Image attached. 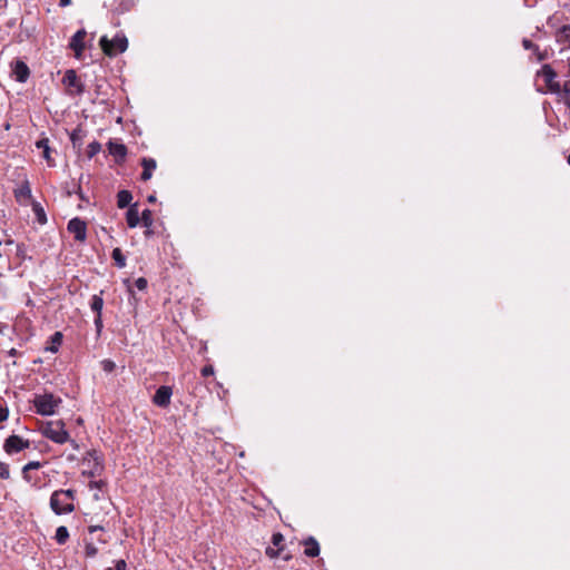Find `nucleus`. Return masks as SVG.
Instances as JSON below:
<instances>
[{
  "instance_id": "1",
  "label": "nucleus",
  "mask_w": 570,
  "mask_h": 570,
  "mask_svg": "<svg viewBox=\"0 0 570 570\" xmlns=\"http://www.w3.org/2000/svg\"><path fill=\"white\" fill-rule=\"evenodd\" d=\"M61 403L62 400L52 393L36 395L33 400L36 412L43 416L53 415Z\"/></svg>"
},
{
  "instance_id": "2",
  "label": "nucleus",
  "mask_w": 570,
  "mask_h": 570,
  "mask_svg": "<svg viewBox=\"0 0 570 570\" xmlns=\"http://www.w3.org/2000/svg\"><path fill=\"white\" fill-rule=\"evenodd\" d=\"M41 432L43 436L57 444H63L69 441V432L61 420L47 422L42 426Z\"/></svg>"
},
{
  "instance_id": "3",
  "label": "nucleus",
  "mask_w": 570,
  "mask_h": 570,
  "mask_svg": "<svg viewBox=\"0 0 570 570\" xmlns=\"http://www.w3.org/2000/svg\"><path fill=\"white\" fill-rule=\"evenodd\" d=\"M99 45L105 55L114 57L127 50L128 39L124 33H117L111 40L104 36L100 38Z\"/></svg>"
},
{
  "instance_id": "4",
  "label": "nucleus",
  "mask_w": 570,
  "mask_h": 570,
  "mask_svg": "<svg viewBox=\"0 0 570 570\" xmlns=\"http://www.w3.org/2000/svg\"><path fill=\"white\" fill-rule=\"evenodd\" d=\"M83 464L88 465V470L82 471V474L89 478L100 475L105 470L104 456L96 450H90L82 460Z\"/></svg>"
},
{
  "instance_id": "5",
  "label": "nucleus",
  "mask_w": 570,
  "mask_h": 570,
  "mask_svg": "<svg viewBox=\"0 0 570 570\" xmlns=\"http://www.w3.org/2000/svg\"><path fill=\"white\" fill-rule=\"evenodd\" d=\"M537 77L542 78L544 80L547 88L550 92L561 95V86L556 80L557 72L550 65H543L541 69L537 71Z\"/></svg>"
},
{
  "instance_id": "6",
  "label": "nucleus",
  "mask_w": 570,
  "mask_h": 570,
  "mask_svg": "<svg viewBox=\"0 0 570 570\" xmlns=\"http://www.w3.org/2000/svg\"><path fill=\"white\" fill-rule=\"evenodd\" d=\"M50 508L57 514H68L75 511V505L55 491L50 497Z\"/></svg>"
},
{
  "instance_id": "7",
  "label": "nucleus",
  "mask_w": 570,
  "mask_h": 570,
  "mask_svg": "<svg viewBox=\"0 0 570 570\" xmlns=\"http://www.w3.org/2000/svg\"><path fill=\"white\" fill-rule=\"evenodd\" d=\"M30 446L29 440H24L20 435L12 434L4 440L3 450L7 454H14L28 449Z\"/></svg>"
},
{
  "instance_id": "8",
  "label": "nucleus",
  "mask_w": 570,
  "mask_h": 570,
  "mask_svg": "<svg viewBox=\"0 0 570 570\" xmlns=\"http://www.w3.org/2000/svg\"><path fill=\"white\" fill-rule=\"evenodd\" d=\"M62 83L70 90L71 94L82 95L85 92V85L79 79L76 70L68 69L62 78Z\"/></svg>"
},
{
  "instance_id": "9",
  "label": "nucleus",
  "mask_w": 570,
  "mask_h": 570,
  "mask_svg": "<svg viewBox=\"0 0 570 570\" xmlns=\"http://www.w3.org/2000/svg\"><path fill=\"white\" fill-rule=\"evenodd\" d=\"M67 229L73 234L77 242H85L87 238V225L86 222L79 217H75L68 222Z\"/></svg>"
},
{
  "instance_id": "10",
  "label": "nucleus",
  "mask_w": 570,
  "mask_h": 570,
  "mask_svg": "<svg viewBox=\"0 0 570 570\" xmlns=\"http://www.w3.org/2000/svg\"><path fill=\"white\" fill-rule=\"evenodd\" d=\"M173 395V387L169 385H161L156 390L153 396V403L159 407L166 409L170 404Z\"/></svg>"
},
{
  "instance_id": "11",
  "label": "nucleus",
  "mask_w": 570,
  "mask_h": 570,
  "mask_svg": "<svg viewBox=\"0 0 570 570\" xmlns=\"http://www.w3.org/2000/svg\"><path fill=\"white\" fill-rule=\"evenodd\" d=\"M86 35H87L86 30L80 29L70 39L69 48L75 52V56L77 58H79L85 50Z\"/></svg>"
},
{
  "instance_id": "12",
  "label": "nucleus",
  "mask_w": 570,
  "mask_h": 570,
  "mask_svg": "<svg viewBox=\"0 0 570 570\" xmlns=\"http://www.w3.org/2000/svg\"><path fill=\"white\" fill-rule=\"evenodd\" d=\"M14 197L18 203L26 205L29 200H31V187L28 179H24L21 185L14 189Z\"/></svg>"
},
{
  "instance_id": "13",
  "label": "nucleus",
  "mask_w": 570,
  "mask_h": 570,
  "mask_svg": "<svg viewBox=\"0 0 570 570\" xmlns=\"http://www.w3.org/2000/svg\"><path fill=\"white\" fill-rule=\"evenodd\" d=\"M108 150L109 154L116 158L118 164H122L125 161L128 151L126 145L110 140L108 142Z\"/></svg>"
},
{
  "instance_id": "14",
  "label": "nucleus",
  "mask_w": 570,
  "mask_h": 570,
  "mask_svg": "<svg viewBox=\"0 0 570 570\" xmlns=\"http://www.w3.org/2000/svg\"><path fill=\"white\" fill-rule=\"evenodd\" d=\"M12 73L17 81L26 82L30 76V70L26 62L17 60L13 65Z\"/></svg>"
},
{
  "instance_id": "15",
  "label": "nucleus",
  "mask_w": 570,
  "mask_h": 570,
  "mask_svg": "<svg viewBox=\"0 0 570 570\" xmlns=\"http://www.w3.org/2000/svg\"><path fill=\"white\" fill-rule=\"evenodd\" d=\"M141 166H142V173H141V180L147 181L151 178L154 170L157 167V163L154 158L150 157H144L141 159Z\"/></svg>"
},
{
  "instance_id": "16",
  "label": "nucleus",
  "mask_w": 570,
  "mask_h": 570,
  "mask_svg": "<svg viewBox=\"0 0 570 570\" xmlns=\"http://www.w3.org/2000/svg\"><path fill=\"white\" fill-rule=\"evenodd\" d=\"M305 546L304 554L309 558L317 557L320 554V544L314 537H308L303 541Z\"/></svg>"
},
{
  "instance_id": "17",
  "label": "nucleus",
  "mask_w": 570,
  "mask_h": 570,
  "mask_svg": "<svg viewBox=\"0 0 570 570\" xmlns=\"http://www.w3.org/2000/svg\"><path fill=\"white\" fill-rule=\"evenodd\" d=\"M522 47L525 50H531L538 61H543V60L548 59V52L546 50L541 51L540 48L535 43H533L531 40H529L527 38H524L522 40Z\"/></svg>"
},
{
  "instance_id": "18",
  "label": "nucleus",
  "mask_w": 570,
  "mask_h": 570,
  "mask_svg": "<svg viewBox=\"0 0 570 570\" xmlns=\"http://www.w3.org/2000/svg\"><path fill=\"white\" fill-rule=\"evenodd\" d=\"M126 220H127V225L129 228H135L139 224L140 216H139L137 204H132L128 208V210L126 213Z\"/></svg>"
},
{
  "instance_id": "19",
  "label": "nucleus",
  "mask_w": 570,
  "mask_h": 570,
  "mask_svg": "<svg viewBox=\"0 0 570 570\" xmlns=\"http://www.w3.org/2000/svg\"><path fill=\"white\" fill-rule=\"evenodd\" d=\"M556 40L566 47H570V24H563L557 30Z\"/></svg>"
},
{
  "instance_id": "20",
  "label": "nucleus",
  "mask_w": 570,
  "mask_h": 570,
  "mask_svg": "<svg viewBox=\"0 0 570 570\" xmlns=\"http://www.w3.org/2000/svg\"><path fill=\"white\" fill-rule=\"evenodd\" d=\"M131 200H132V195L129 190L127 189H122V190H119L118 194H117V206L119 208H126V207H130L131 206Z\"/></svg>"
},
{
  "instance_id": "21",
  "label": "nucleus",
  "mask_w": 570,
  "mask_h": 570,
  "mask_svg": "<svg viewBox=\"0 0 570 570\" xmlns=\"http://www.w3.org/2000/svg\"><path fill=\"white\" fill-rule=\"evenodd\" d=\"M36 147L42 150L43 158L48 161L49 166H53L52 159L50 157V147L49 139L42 138L36 142Z\"/></svg>"
},
{
  "instance_id": "22",
  "label": "nucleus",
  "mask_w": 570,
  "mask_h": 570,
  "mask_svg": "<svg viewBox=\"0 0 570 570\" xmlns=\"http://www.w3.org/2000/svg\"><path fill=\"white\" fill-rule=\"evenodd\" d=\"M31 205H32V212L36 216L37 222L40 225H45L47 223V215H46L43 207L41 206L40 203L35 202V200L31 203Z\"/></svg>"
},
{
  "instance_id": "23",
  "label": "nucleus",
  "mask_w": 570,
  "mask_h": 570,
  "mask_svg": "<svg viewBox=\"0 0 570 570\" xmlns=\"http://www.w3.org/2000/svg\"><path fill=\"white\" fill-rule=\"evenodd\" d=\"M90 308L96 314V316H102L104 299L101 295L91 296Z\"/></svg>"
},
{
  "instance_id": "24",
  "label": "nucleus",
  "mask_w": 570,
  "mask_h": 570,
  "mask_svg": "<svg viewBox=\"0 0 570 570\" xmlns=\"http://www.w3.org/2000/svg\"><path fill=\"white\" fill-rule=\"evenodd\" d=\"M62 334L60 332H55L51 336H50V342H51V345L50 346H47L46 350L51 352V353H57L58 350H59V346L61 345L62 343Z\"/></svg>"
},
{
  "instance_id": "25",
  "label": "nucleus",
  "mask_w": 570,
  "mask_h": 570,
  "mask_svg": "<svg viewBox=\"0 0 570 570\" xmlns=\"http://www.w3.org/2000/svg\"><path fill=\"white\" fill-rule=\"evenodd\" d=\"M111 257L118 268H124L126 266V257L119 247L112 249Z\"/></svg>"
},
{
  "instance_id": "26",
  "label": "nucleus",
  "mask_w": 570,
  "mask_h": 570,
  "mask_svg": "<svg viewBox=\"0 0 570 570\" xmlns=\"http://www.w3.org/2000/svg\"><path fill=\"white\" fill-rule=\"evenodd\" d=\"M55 539L57 543L65 544L69 539V531L65 525H60L56 530Z\"/></svg>"
},
{
  "instance_id": "27",
  "label": "nucleus",
  "mask_w": 570,
  "mask_h": 570,
  "mask_svg": "<svg viewBox=\"0 0 570 570\" xmlns=\"http://www.w3.org/2000/svg\"><path fill=\"white\" fill-rule=\"evenodd\" d=\"M70 140L75 148H80L82 145V140H83L82 130L80 128L72 130V132L70 134Z\"/></svg>"
},
{
  "instance_id": "28",
  "label": "nucleus",
  "mask_w": 570,
  "mask_h": 570,
  "mask_svg": "<svg viewBox=\"0 0 570 570\" xmlns=\"http://www.w3.org/2000/svg\"><path fill=\"white\" fill-rule=\"evenodd\" d=\"M41 466V463L38 462V461H31L29 463H27L23 469H22V475H23V479L28 482L31 481V476L29 474V472L31 470H38L39 468Z\"/></svg>"
},
{
  "instance_id": "29",
  "label": "nucleus",
  "mask_w": 570,
  "mask_h": 570,
  "mask_svg": "<svg viewBox=\"0 0 570 570\" xmlns=\"http://www.w3.org/2000/svg\"><path fill=\"white\" fill-rule=\"evenodd\" d=\"M140 222L142 225L147 228H149L153 225V212L150 209H144L140 216Z\"/></svg>"
},
{
  "instance_id": "30",
  "label": "nucleus",
  "mask_w": 570,
  "mask_h": 570,
  "mask_svg": "<svg viewBox=\"0 0 570 570\" xmlns=\"http://www.w3.org/2000/svg\"><path fill=\"white\" fill-rule=\"evenodd\" d=\"M101 150V145L98 141H92L87 147V156L88 158L95 157Z\"/></svg>"
},
{
  "instance_id": "31",
  "label": "nucleus",
  "mask_w": 570,
  "mask_h": 570,
  "mask_svg": "<svg viewBox=\"0 0 570 570\" xmlns=\"http://www.w3.org/2000/svg\"><path fill=\"white\" fill-rule=\"evenodd\" d=\"M16 256L21 261L27 259V246L23 243H19L16 246Z\"/></svg>"
},
{
  "instance_id": "32",
  "label": "nucleus",
  "mask_w": 570,
  "mask_h": 570,
  "mask_svg": "<svg viewBox=\"0 0 570 570\" xmlns=\"http://www.w3.org/2000/svg\"><path fill=\"white\" fill-rule=\"evenodd\" d=\"M59 494L63 497L68 502L73 503V500L76 499V491L68 489V490H56Z\"/></svg>"
},
{
  "instance_id": "33",
  "label": "nucleus",
  "mask_w": 570,
  "mask_h": 570,
  "mask_svg": "<svg viewBox=\"0 0 570 570\" xmlns=\"http://www.w3.org/2000/svg\"><path fill=\"white\" fill-rule=\"evenodd\" d=\"M284 541H285V538L281 532L273 533V535H272L273 546H275L277 548L284 547V544H283Z\"/></svg>"
},
{
  "instance_id": "34",
  "label": "nucleus",
  "mask_w": 570,
  "mask_h": 570,
  "mask_svg": "<svg viewBox=\"0 0 570 570\" xmlns=\"http://www.w3.org/2000/svg\"><path fill=\"white\" fill-rule=\"evenodd\" d=\"M98 553V549L95 547L94 543L88 542L85 546V554L87 558H94Z\"/></svg>"
},
{
  "instance_id": "35",
  "label": "nucleus",
  "mask_w": 570,
  "mask_h": 570,
  "mask_svg": "<svg viewBox=\"0 0 570 570\" xmlns=\"http://www.w3.org/2000/svg\"><path fill=\"white\" fill-rule=\"evenodd\" d=\"M284 550V547H281V548H277V549H274L272 547H267L266 550H265V554L271 558V559H275L279 556V553Z\"/></svg>"
},
{
  "instance_id": "36",
  "label": "nucleus",
  "mask_w": 570,
  "mask_h": 570,
  "mask_svg": "<svg viewBox=\"0 0 570 570\" xmlns=\"http://www.w3.org/2000/svg\"><path fill=\"white\" fill-rule=\"evenodd\" d=\"M10 478L9 465L0 461V479L7 480Z\"/></svg>"
},
{
  "instance_id": "37",
  "label": "nucleus",
  "mask_w": 570,
  "mask_h": 570,
  "mask_svg": "<svg viewBox=\"0 0 570 570\" xmlns=\"http://www.w3.org/2000/svg\"><path fill=\"white\" fill-rule=\"evenodd\" d=\"M95 328H96V335L99 337L102 332L104 323H102V316H96L94 320Z\"/></svg>"
},
{
  "instance_id": "38",
  "label": "nucleus",
  "mask_w": 570,
  "mask_h": 570,
  "mask_svg": "<svg viewBox=\"0 0 570 570\" xmlns=\"http://www.w3.org/2000/svg\"><path fill=\"white\" fill-rule=\"evenodd\" d=\"M101 366L105 372L111 373L115 370L116 364L111 360H104L101 362Z\"/></svg>"
},
{
  "instance_id": "39",
  "label": "nucleus",
  "mask_w": 570,
  "mask_h": 570,
  "mask_svg": "<svg viewBox=\"0 0 570 570\" xmlns=\"http://www.w3.org/2000/svg\"><path fill=\"white\" fill-rule=\"evenodd\" d=\"M148 286V282L145 277H139L135 281V287L139 291H145Z\"/></svg>"
},
{
  "instance_id": "40",
  "label": "nucleus",
  "mask_w": 570,
  "mask_h": 570,
  "mask_svg": "<svg viewBox=\"0 0 570 570\" xmlns=\"http://www.w3.org/2000/svg\"><path fill=\"white\" fill-rule=\"evenodd\" d=\"M106 485H107V482L104 481V480H97V481H90L89 482V488L91 490H94V489L102 490Z\"/></svg>"
},
{
  "instance_id": "41",
  "label": "nucleus",
  "mask_w": 570,
  "mask_h": 570,
  "mask_svg": "<svg viewBox=\"0 0 570 570\" xmlns=\"http://www.w3.org/2000/svg\"><path fill=\"white\" fill-rule=\"evenodd\" d=\"M106 570H127V563L125 560L120 559L115 562V567H109Z\"/></svg>"
},
{
  "instance_id": "42",
  "label": "nucleus",
  "mask_w": 570,
  "mask_h": 570,
  "mask_svg": "<svg viewBox=\"0 0 570 570\" xmlns=\"http://www.w3.org/2000/svg\"><path fill=\"white\" fill-rule=\"evenodd\" d=\"M561 94L566 97V99H570V80L566 81L561 87Z\"/></svg>"
},
{
  "instance_id": "43",
  "label": "nucleus",
  "mask_w": 570,
  "mask_h": 570,
  "mask_svg": "<svg viewBox=\"0 0 570 570\" xmlns=\"http://www.w3.org/2000/svg\"><path fill=\"white\" fill-rule=\"evenodd\" d=\"M9 416V410L7 406L0 404V423L6 421Z\"/></svg>"
},
{
  "instance_id": "44",
  "label": "nucleus",
  "mask_w": 570,
  "mask_h": 570,
  "mask_svg": "<svg viewBox=\"0 0 570 570\" xmlns=\"http://www.w3.org/2000/svg\"><path fill=\"white\" fill-rule=\"evenodd\" d=\"M214 374V367L212 365H206L202 368V375L203 376H209Z\"/></svg>"
},
{
  "instance_id": "45",
  "label": "nucleus",
  "mask_w": 570,
  "mask_h": 570,
  "mask_svg": "<svg viewBox=\"0 0 570 570\" xmlns=\"http://www.w3.org/2000/svg\"><path fill=\"white\" fill-rule=\"evenodd\" d=\"M75 194H77L79 196V198L83 202H88V198L86 197V195L82 193L81 190V187L80 186H77L76 189H75Z\"/></svg>"
},
{
  "instance_id": "46",
  "label": "nucleus",
  "mask_w": 570,
  "mask_h": 570,
  "mask_svg": "<svg viewBox=\"0 0 570 570\" xmlns=\"http://www.w3.org/2000/svg\"><path fill=\"white\" fill-rule=\"evenodd\" d=\"M102 530H104V527H101V525H90L88 528L89 533H95L96 531H102Z\"/></svg>"
},
{
  "instance_id": "47",
  "label": "nucleus",
  "mask_w": 570,
  "mask_h": 570,
  "mask_svg": "<svg viewBox=\"0 0 570 570\" xmlns=\"http://www.w3.org/2000/svg\"><path fill=\"white\" fill-rule=\"evenodd\" d=\"M71 4V0H59V6L61 8L68 7Z\"/></svg>"
},
{
  "instance_id": "48",
  "label": "nucleus",
  "mask_w": 570,
  "mask_h": 570,
  "mask_svg": "<svg viewBox=\"0 0 570 570\" xmlns=\"http://www.w3.org/2000/svg\"><path fill=\"white\" fill-rule=\"evenodd\" d=\"M68 442L70 443V445H71L75 450H78V449H79V444H78L75 440H71V439L69 438V441H68Z\"/></svg>"
},
{
  "instance_id": "49",
  "label": "nucleus",
  "mask_w": 570,
  "mask_h": 570,
  "mask_svg": "<svg viewBox=\"0 0 570 570\" xmlns=\"http://www.w3.org/2000/svg\"><path fill=\"white\" fill-rule=\"evenodd\" d=\"M19 354V352L16 350V348H11L9 352H8V355L9 356H17Z\"/></svg>"
},
{
  "instance_id": "50",
  "label": "nucleus",
  "mask_w": 570,
  "mask_h": 570,
  "mask_svg": "<svg viewBox=\"0 0 570 570\" xmlns=\"http://www.w3.org/2000/svg\"><path fill=\"white\" fill-rule=\"evenodd\" d=\"M7 0H0V9H3L7 7Z\"/></svg>"
},
{
  "instance_id": "51",
  "label": "nucleus",
  "mask_w": 570,
  "mask_h": 570,
  "mask_svg": "<svg viewBox=\"0 0 570 570\" xmlns=\"http://www.w3.org/2000/svg\"><path fill=\"white\" fill-rule=\"evenodd\" d=\"M147 200H148L149 203H155V202H156V197H155L154 195H150V196L147 198Z\"/></svg>"
},
{
  "instance_id": "52",
  "label": "nucleus",
  "mask_w": 570,
  "mask_h": 570,
  "mask_svg": "<svg viewBox=\"0 0 570 570\" xmlns=\"http://www.w3.org/2000/svg\"><path fill=\"white\" fill-rule=\"evenodd\" d=\"M283 559H284L285 561H288V560H291V559H292V556H291V554H286V556H284V557H283Z\"/></svg>"
},
{
  "instance_id": "53",
  "label": "nucleus",
  "mask_w": 570,
  "mask_h": 570,
  "mask_svg": "<svg viewBox=\"0 0 570 570\" xmlns=\"http://www.w3.org/2000/svg\"><path fill=\"white\" fill-rule=\"evenodd\" d=\"M73 193H75V189H73V190H72V189H68V190H67V195H68V196H71Z\"/></svg>"
},
{
  "instance_id": "54",
  "label": "nucleus",
  "mask_w": 570,
  "mask_h": 570,
  "mask_svg": "<svg viewBox=\"0 0 570 570\" xmlns=\"http://www.w3.org/2000/svg\"><path fill=\"white\" fill-rule=\"evenodd\" d=\"M94 499H95V500H100L99 494H98V493H95V494H94Z\"/></svg>"
},
{
  "instance_id": "55",
  "label": "nucleus",
  "mask_w": 570,
  "mask_h": 570,
  "mask_svg": "<svg viewBox=\"0 0 570 570\" xmlns=\"http://www.w3.org/2000/svg\"><path fill=\"white\" fill-rule=\"evenodd\" d=\"M551 22H552V18L550 17V18L548 19V24H551Z\"/></svg>"
},
{
  "instance_id": "56",
  "label": "nucleus",
  "mask_w": 570,
  "mask_h": 570,
  "mask_svg": "<svg viewBox=\"0 0 570 570\" xmlns=\"http://www.w3.org/2000/svg\"><path fill=\"white\" fill-rule=\"evenodd\" d=\"M128 291L130 294H134L132 288L130 286L128 287Z\"/></svg>"
},
{
  "instance_id": "57",
  "label": "nucleus",
  "mask_w": 570,
  "mask_h": 570,
  "mask_svg": "<svg viewBox=\"0 0 570 570\" xmlns=\"http://www.w3.org/2000/svg\"><path fill=\"white\" fill-rule=\"evenodd\" d=\"M145 234H146V236H149L151 234V232L147 230Z\"/></svg>"
},
{
  "instance_id": "58",
  "label": "nucleus",
  "mask_w": 570,
  "mask_h": 570,
  "mask_svg": "<svg viewBox=\"0 0 570 570\" xmlns=\"http://www.w3.org/2000/svg\"><path fill=\"white\" fill-rule=\"evenodd\" d=\"M568 164L570 165V155L568 156Z\"/></svg>"
}]
</instances>
